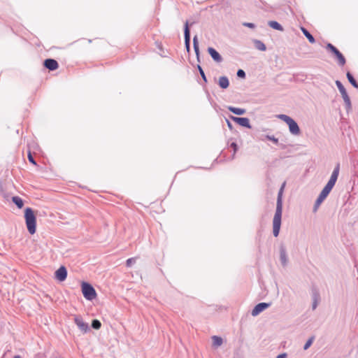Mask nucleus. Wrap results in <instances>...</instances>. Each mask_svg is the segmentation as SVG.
Masks as SVG:
<instances>
[{"label":"nucleus","instance_id":"obj_1","mask_svg":"<svg viewBox=\"0 0 358 358\" xmlns=\"http://www.w3.org/2000/svg\"><path fill=\"white\" fill-rule=\"evenodd\" d=\"M285 182H283L280 188L276 203V209L273 220V234L275 237H278L281 227L282 213V194Z\"/></svg>","mask_w":358,"mask_h":358},{"label":"nucleus","instance_id":"obj_2","mask_svg":"<svg viewBox=\"0 0 358 358\" xmlns=\"http://www.w3.org/2000/svg\"><path fill=\"white\" fill-rule=\"evenodd\" d=\"M285 182H283L280 188L276 203V209L273 220V234L275 237H278L281 227L282 213V194Z\"/></svg>","mask_w":358,"mask_h":358},{"label":"nucleus","instance_id":"obj_3","mask_svg":"<svg viewBox=\"0 0 358 358\" xmlns=\"http://www.w3.org/2000/svg\"><path fill=\"white\" fill-rule=\"evenodd\" d=\"M24 217L28 232L33 235L36 231V216L33 208L27 207L24 211Z\"/></svg>","mask_w":358,"mask_h":358},{"label":"nucleus","instance_id":"obj_4","mask_svg":"<svg viewBox=\"0 0 358 358\" xmlns=\"http://www.w3.org/2000/svg\"><path fill=\"white\" fill-rule=\"evenodd\" d=\"M326 50L330 52L335 59L337 60L338 64L341 66H343L346 63V59L344 55L340 52V50L330 43H327L325 46Z\"/></svg>","mask_w":358,"mask_h":358},{"label":"nucleus","instance_id":"obj_5","mask_svg":"<svg viewBox=\"0 0 358 358\" xmlns=\"http://www.w3.org/2000/svg\"><path fill=\"white\" fill-rule=\"evenodd\" d=\"M81 290L84 298L87 301H92L97 296L95 289L88 282L83 281L81 282Z\"/></svg>","mask_w":358,"mask_h":358},{"label":"nucleus","instance_id":"obj_6","mask_svg":"<svg viewBox=\"0 0 358 358\" xmlns=\"http://www.w3.org/2000/svg\"><path fill=\"white\" fill-rule=\"evenodd\" d=\"M335 83H336V85L338 87L340 93L342 95V97L345 102L346 110L348 111L349 110L351 109L352 105H351L350 99L347 93V91L340 80H336Z\"/></svg>","mask_w":358,"mask_h":358},{"label":"nucleus","instance_id":"obj_7","mask_svg":"<svg viewBox=\"0 0 358 358\" xmlns=\"http://www.w3.org/2000/svg\"><path fill=\"white\" fill-rule=\"evenodd\" d=\"M331 189L327 188V187H324L322 190L320 192L319 196H317L313 207V210L316 211L320 204L324 201V200L328 196Z\"/></svg>","mask_w":358,"mask_h":358},{"label":"nucleus","instance_id":"obj_8","mask_svg":"<svg viewBox=\"0 0 358 358\" xmlns=\"http://www.w3.org/2000/svg\"><path fill=\"white\" fill-rule=\"evenodd\" d=\"M185 47L187 52H190L191 34L189 22L187 20L184 24Z\"/></svg>","mask_w":358,"mask_h":358},{"label":"nucleus","instance_id":"obj_9","mask_svg":"<svg viewBox=\"0 0 358 358\" xmlns=\"http://www.w3.org/2000/svg\"><path fill=\"white\" fill-rule=\"evenodd\" d=\"M74 322L83 333L86 334L90 331L88 323L84 322L80 315H75Z\"/></svg>","mask_w":358,"mask_h":358},{"label":"nucleus","instance_id":"obj_10","mask_svg":"<svg viewBox=\"0 0 358 358\" xmlns=\"http://www.w3.org/2000/svg\"><path fill=\"white\" fill-rule=\"evenodd\" d=\"M230 118L236 124L238 125L247 128V129H251L252 126L250 122V120L248 117H236L231 115Z\"/></svg>","mask_w":358,"mask_h":358},{"label":"nucleus","instance_id":"obj_11","mask_svg":"<svg viewBox=\"0 0 358 358\" xmlns=\"http://www.w3.org/2000/svg\"><path fill=\"white\" fill-rule=\"evenodd\" d=\"M271 305V303H266V302H261L257 304L253 309L252 310L251 314L252 316L255 317L259 315L262 312H263L264 310L270 307Z\"/></svg>","mask_w":358,"mask_h":358},{"label":"nucleus","instance_id":"obj_12","mask_svg":"<svg viewBox=\"0 0 358 358\" xmlns=\"http://www.w3.org/2000/svg\"><path fill=\"white\" fill-rule=\"evenodd\" d=\"M67 274L68 272L66 268L64 266H61L55 272V278L59 282H63L66 279Z\"/></svg>","mask_w":358,"mask_h":358},{"label":"nucleus","instance_id":"obj_13","mask_svg":"<svg viewBox=\"0 0 358 358\" xmlns=\"http://www.w3.org/2000/svg\"><path fill=\"white\" fill-rule=\"evenodd\" d=\"M43 66L49 71H53L59 68V64L57 60L52 58L45 59L43 61Z\"/></svg>","mask_w":358,"mask_h":358},{"label":"nucleus","instance_id":"obj_14","mask_svg":"<svg viewBox=\"0 0 358 358\" xmlns=\"http://www.w3.org/2000/svg\"><path fill=\"white\" fill-rule=\"evenodd\" d=\"M207 51L212 57V59H213V61H215L217 63H220L222 62V57L214 48L208 47Z\"/></svg>","mask_w":358,"mask_h":358},{"label":"nucleus","instance_id":"obj_15","mask_svg":"<svg viewBox=\"0 0 358 358\" xmlns=\"http://www.w3.org/2000/svg\"><path fill=\"white\" fill-rule=\"evenodd\" d=\"M287 125L289 127V131L292 135L298 136L301 134V129L297 122L294 119H292V120L290 121Z\"/></svg>","mask_w":358,"mask_h":358},{"label":"nucleus","instance_id":"obj_16","mask_svg":"<svg viewBox=\"0 0 358 358\" xmlns=\"http://www.w3.org/2000/svg\"><path fill=\"white\" fill-rule=\"evenodd\" d=\"M280 260L282 266L285 267L287 265L288 258L286 248L283 245L280 246Z\"/></svg>","mask_w":358,"mask_h":358},{"label":"nucleus","instance_id":"obj_17","mask_svg":"<svg viewBox=\"0 0 358 358\" xmlns=\"http://www.w3.org/2000/svg\"><path fill=\"white\" fill-rule=\"evenodd\" d=\"M217 84L221 89L226 90L229 87L230 83L228 77L222 76L219 78Z\"/></svg>","mask_w":358,"mask_h":358},{"label":"nucleus","instance_id":"obj_18","mask_svg":"<svg viewBox=\"0 0 358 358\" xmlns=\"http://www.w3.org/2000/svg\"><path fill=\"white\" fill-rule=\"evenodd\" d=\"M193 48L195 52L196 59L198 62H200V51L199 47V40L197 35H195L193 38Z\"/></svg>","mask_w":358,"mask_h":358},{"label":"nucleus","instance_id":"obj_19","mask_svg":"<svg viewBox=\"0 0 358 358\" xmlns=\"http://www.w3.org/2000/svg\"><path fill=\"white\" fill-rule=\"evenodd\" d=\"M227 109L230 112H231L234 114L237 115H243V114H245L246 113V110L245 109L241 108H236V107H234V106H227Z\"/></svg>","mask_w":358,"mask_h":358},{"label":"nucleus","instance_id":"obj_20","mask_svg":"<svg viewBox=\"0 0 358 358\" xmlns=\"http://www.w3.org/2000/svg\"><path fill=\"white\" fill-rule=\"evenodd\" d=\"M311 298H312V301H320V292H319V289L313 286L312 288H311Z\"/></svg>","mask_w":358,"mask_h":358},{"label":"nucleus","instance_id":"obj_21","mask_svg":"<svg viewBox=\"0 0 358 358\" xmlns=\"http://www.w3.org/2000/svg\"><path fill=\"white\" fill-rule=\"evenodd\" d=\"M301 30L303 35L307 38L310 43H315V39L314 36L309 32V31L303 27H301Z\"/></svg>","mask_w":358,"mask_h":358},{"label":"nucleus","instance_id":"obj_22","mask_svg":"<svg viewBox=\"0 0 358 358\" xmlns=\"http://www.w3.org/2000/svg\"><path fill=\"white\" fill-rule=\"evenodd\" d=\"M268 25L275 30L280 31H282L284 30L283 27L278 22L275 20L268 21Z\"/></svg>","mask_w":358,"mask_h":358},{"label":"nucleus","instance_id":"obj_23","mask_svg":"<svg viewBox=\"0 0 358 358\" xmlns=\"http://www.w3.org/2000/svg\"><path fill=\"white\" fill-rule=\"evenodd\" d=\"M338 177V176H337L331 174V177H330L329 181L327 182V183L326 184L325 187H327V188L332 190V189L334 188V187L337 181Z\"/></svg>","mask_w":358,"mask_h":358},{"label":"nucleus","instance_id":"obj_24","mask_svg":"<svg viewBox=\"0 0 358 358\" xmlns=\"http://www.w3.org/2000/svg\"><path fill=\"white\" fill-rule=\"evenodd\" d=\"M12 201L19 209L22 208L24 206L23 199L18 196H13Z\"/></svg>","mask_w":358,"mask_h":358},{"label":"nucleus","instance_id":"obj_25","mask_svg":"<svg viewBox=\"0 0 358 358\" xmlns=\"http://www.w3.org/2000/svg\"><path fill=\"white\" fill-rule=\"evenodd\" d=\"M346 77L349 81V83L358 89V83L354 78L353 75L350 72L348 71L346 73Z\"/></svg>","mask_w":358,"mask_h":358},{"label":"nucleus","instance_id":"obj_26","mask_svg":"<svg viewBox=\"0 0 358 358\" xmlns=\"http://www.w3.org/2000/svg\"><path fill=\"white\" fill-rule=\"evenodd\" d=\"M255 47L261 51H265L266 50V45L260 40L255 39L253 41Z\"/></svg>","mask_w":358,"mask_h":358},{"label":"nucleus","instance_id":"obj_27","mask_svg":"<svg viewBox=\"0 0 358 358\" xmlns=\"http://www.w3.org/2000/svg\"><path fill=\"white\" fill-rule=\"evenodd\" d=\"M265 138L272 141L274 144L280 146L281 148H284V147H285L284 145L279 143L278 139L277 138H275L274 136L266 135Z\"/></svg>","mask_w":358,"mask_h":358},{"label":"nucleus","instance_id":"obj_28","mask_svg":"<svg viewBox=\"0 0 358 358\" xmlns=\"http://www.w3.org/2000/svg\"><path fill=\"white\" fill-rule=\"evenodd\" d=\"M212 340H213V345L216 348L220 346L223 343L222 338L218 336H213L212 337Z\"/></svg>","mask_w":358,"mask_h":358},{"label":"nucleus","instance_id":"obj_29","mask_svg":"<svg viewBox=\"0 0 358 358\" xmlns=\"http://www.w3.org/2000/svg\"><path fill=\"white\" fill-rule=\"evenodd\" d=\"M199 72V74L202 78V80H203L204 83H208V80H207V78H206V76L202 69V67L201 66L200 64H197V66H196Z\"/></svg>","mask_w":358,"mask_h":358},{"label":"nucleus","instance_id":"obj_30","mask_svg":"<svg viewBox=\"0 0 358 358\" xmlns=\"http://www.w3.org/2000/svg\"><path fill=\"white\" fill-rule=\"evenodd\" d=\"M278 117L285 122L287 124L289 123L290 121L292 120L293 118L285 115V114H280L278 115Z\"/></svg>","mask_w":358,"mask_h":358},{"label":"nucleus","instance_id":"obj_31","mask_svg":"<svg viewBox=\"0 0 358 358\" xmlns=\"http://www.w3.org/2000/svg\"><path fill=\"white\" fill-rule=\"evenodd\" d=\"M278 117L285 122L287 124L289 123L290 121L292 120L293 118L285 115V114H280L278 115Z\"/></svg>","mask_w":358,"mask_h":358},{"label":"nucleus","instance_id":"obj_32","mask_svg":"<svg viewBox=\"0 0 358 358\" xmlns=\"http://www.w3.org/2000/svg\"><path fill=\"white\" fill-rule=\"evenodd\" d=\"M91 327H92V328H93V329H94L96 330H98V329H99L101 328V322L99 320L94 319L92 321Z\"/></svg>","mask_w":358,"mask_h":358},{"label":"nucleus","instance_id":"obj_33","mask_svg":"<svg viewBox=\"0 0 358 358\" xmlns=\"http://www.w3.org/2000/svg\"><path fill=\"white\" fill-rule=\"evenodd\" d=\"M229 147L233 149L234 152H233V154L231 155V159H234L235 158V155H236V152L238 150V145H237V143L236 142H231L229 144Z\"/></svg>","mask_w":358,"mask_h":358},{"label":"nucleus","instance_id":"obj_34","mask_svg":"<svg viewBox=\"0 0 358 358\" xmlns=\"http://www.w3.org/2000/svg\"><path fill=\"white\" fill-rule=\"evenodd\" d=\"M314 339H315L314 336H312L310 338H308V340L306 342V343L303 345V350H308L310 347V345H312Z\"/></svg>","mask_w":358,"mask_h":358},{"label":"nucleus","instance_id":"obj_35","mask_svg":"<svg viewBox=\"0 0 358 358\" xmlns=\"http://www.w3.org/2000/svg\"><path fill=\"white\" fill-rule=\"evenodd\" d=\"M27 157H28V160L31 164L36 165V166L37 165V163H36V160L34 159V158L30 151H29Z\"/></svg>","mask_w":358,"mask_h":358},{"label":"nucleus","instance_id":"obj_36","mask_svg":"<svg viewBox=\"0 0 358 358\" xmlns=\"http://www.w3.org/2000/svg\"><path fill=\"white\" fill-rule=\"evenodd\" d=\"M236 75L240 78H243L244 79L246 77V73H245V72L243 69H238L237 71Z\"/></svg>","mask_w":358,"mask_h":358},{"label":"nucleus","instance_id":"obj_37","mask_svg":"<svg viewBox=\"0 0 358 358\" xmlns=\"http://www.w3.org/2000/svg\"><path fill=\"white\" fill-rule=\"evenodd\" d=\"M136 259L135 257L129 258L126 261V266L127 267L131 266V265L136 262Z\"/></svg>","mask_w":358,"mask_h":358},{"label":"nucleus","instance_id":"obj_38","mask_svg":"<svg viewBox=\"0 0 358 358\" xmlns=\"http://www.w3.org/2000/svg\"><path fill=\"white\" fill-rule=\"evenodd\" d=\"M339 171H340V163H338L336 165V166L334 167V171H333L331 174L338 176Z\"/></svg>","mask_w":358,"mask_h":358},{"label":"nucleus","instance_id":"obj_39","mask_svg":"<svg viewBox=\"0 0 358 358\" xmlns=\"http://www.w3.org/2000/svg\"><path fill=\"white\" fill-rule=\"evenodd\" d=\"M243 25L250 29H254L256 27V25L252 22H243Z\"/></svg>","mask_w":358,"mask_h":358},{"label":"nucleus","instance_id":"obj_40","mask_svg":"<svg viewBox=\"0 0 358 358\" xmlns=\"http://www.w3.org/2000/svg\"><path fill=\"white\" fill-rule=\"evenodd\" d=\"M312 309L315 310L319 304V301H312Z\"/></svg>","mask_w":358,"mask_h":358},{"label":"nucleus","instance_id":"obj_41","mask_svg":"<svg viewBox=\"0 0 358 358\" xmlns=\"http://www.w3.org/2000/svg\"><path fill=\"white\" fill-rule=\"evenodd\" d=\"M287 354L286 352L278 355L275 358H287Z\"/></svg>","mask_w":358,"mask_h":358},{"label":"nucleus","instance_id":"obj_42","mask_svg":"<svg viewBox=\"0 0 358 358\" xmlns=\"http://www.w3.org/2000/svg\"><path fill=\"white\" fill-rule=\"evenodd\" d=\"M226 122H227V126H228L229 129L232 130L233 125H232L231 122L229 120H226Z\"/></svg>","mask_w":358,"mask_h":358},{"label":"nucleus","instance_id":"obj_43","mask_svg":"<svg viewBox=\"0 0 358 358\" xmlns=\"http://www.w3.org/2000/svg\"><path fill=\"white\" fill-rule=\"evenodd\" d=\"M205 92H206V96H207V97H208V99L209 100V101H210V100H211V96H210V95L209 92H208L207 90H205Z\"/></svg>","mask_w":358,"mask_h":358},{"label":"nucleus","instance_id":"obj_44","mask_svg":"<svg viewBox=\"0 0 358 358\" xmlns=\"http://www.w3.org/2000/svg\"><path fill=\"white\" fill-rule=\"evenodd\" d=\"M13 358H22L20 355H15L13 357Z\"/></svg>","mask_w":358,"mask_h":358}]
</instances>
